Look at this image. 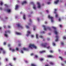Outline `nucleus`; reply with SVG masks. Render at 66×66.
Here are the masks:
<instances>
[{"label":"nucleus","instance_id":"nucleus-1","mask_svg":"<svg viewBox=\"0 0 66 66\" xmlns=\"http://www.w3.org/2000/svg\"><path fill=\"white\" fill-rule=\"evenodd\" d=\"M47 43H42L41 44V46H43L44 48H46L47 49H49L50 48V46H49L48 47H47Z\"/></svg>","mask_w":66,"mask_h":66},{"label":"nucleus","instance_id":"nucleus-2","mask_svg":"<svg viewBox=\"0 0 66 66\" xmlns=\"http://www.w3.org/2000/svg\"><path fill=\"white\" fill-rule=\"evenodd\" d=\"M29 47L31 48H32V47H33V48H34L35 49H36L37 48L36 46L34 45V44H30L29 45Z\"/></svg>","mask_w":66,"mask_h":66},{"label":"nucleus","instance_id":"nucleus-3","mask_svg":"<svg viewBox=\"0 0 66 66\" xmlns=\"http://www.w3.org/2000/svg\"><path fill=\"white\" fill-rule=\"evenodd\" d=\"M48 18H49V19H51L52 22H53V17L50 16V15H48Z\"/></svg>","mask_w":66,"mask_h":66},{"label":"nucleus","instance_id":"nucleus-4","mask_svg":"<svg viewBox=\"0 0 66 66\" xmlns=\"http://www.w3.org/2000/svg\"><path fill=\"white\" fill-rule=\"evenodd\" d=\"M17 25L18 26V28H21V29L23 28V27H22V26H21V25H20V24H17Z\"/></svg>","mask_w":66,"mask_h":66},{"label":"nucleus","instance_id":"nucleus-5","mask_svg":"<svg viewBox=\"0 0 66 66\" xmlns=\"http://www.w3.org/2000/svg\"><path fill=\"white\" fill-rule=\"evenodd\" d=\"M59 38V36H58V35H56V39L55 40V42H57V41H58V38Z\"/></svg>","mask_w":66,"mask_h":66},{"label":"nucleus","instance_id":"nucleus-6","mask_svg":"<svg viewBox=\"0 0 66 66\" xmlns=\"http://www.w3.org/2000/svg\"><path fill=\"white\" fill-rule=\"evenodd\" d=\"M47 57L48 58H52V57H53V56L52 55H48L47 56Z\"/></svg>","mask_w":66,"mask_h":66},{"label":"nucleus","instance_id":"nucleus-7","mask_svg":"<svg viewBox=\"0 0 66 66\" xmlns=\"http://www.w3.org/2000/svg\"><path fill=\"white\" fill-rule=\"evenodd\" d=\"M37 4L38 5V8H40V3H39L38 2L37 3Z\"/></svg>","mask_w":66,"mask_h":66},{"label":"nucleus","instance_id":"nucleus-8","mask_svg":"<svg viewBox=\"0 0 66 66\" xmlns=\"http://www.w3.org/2000/svg\"><path fill=\"white\" fill-rule=\"evenodd\" d=\"M9 50H11L12 52H14V51H15V49H12V48H11V47L10 48Z\"/></svg>","mask_w":66,"mask_h":66},{"label":"nucleus","instance_id":"nucleus-9","mask_svg":"<svg viewBox=\"0 0 66 66\" xmlns=\"http://www.w3.org/2000/svg\"><path fill=\"white\" fill-rule=\"evenodd\" d=\"M27 36H29V35H30V34L31 33L29 31H27Z\"/></svg>","mask_w":66,"mask_h":66},{"label":"nucleus","instance_id":"nucleus-10","mask_svg":"<svg viewBox=\"0 0 66 66\" xmlns=\"http://www.w3.org/2000/svg\"><path fill=\"white\" fill-rule=\"evenodd\" d=\"M46 51H41L39 52V53H44V52H45Z\"/></svg>","mask_w":66,"mask_h":66},{"label":"nucleus","instance_id":"nucleus-11","mask_svg":"<svg viewBox=\"0 0 66 66\" xmlns=\"http://www.w3.org/2000/svg\"><path fill=\"white\" fill-rule=\"evenodd\" d=\"M5 34H6L7 33H10V30H7L5 31Z\"/></svg>","mask_w":66,"mask_h":66},{"label":"nucleus","instance_id":"nucleus-12","mask_svg":"<svg viewBox=\"0 0 66 66\" xmlns=\"http://www.w3.org/2000/svg\"><path fill=\"white\" fill-rule=\"evenodd\" d=\"M27 3V2L26 1H24L22 3V5H23L24 4Z\"/></svg>","mask_w":66,"mask_h":66},{"label":"nucleus","instance_id":"nucleus-13","mask_svg":"<svg viewBox=\"0 0 66 66\" xmlns=\"http://www.w3.org/2000/svg\"><path fill=\"white\" fill-rule=\"evenodd\" d=\"M4 35L5 36V37H8V35L7 34H5V33L4 34Z\"/></svg>","mask_w":66,"mask_h":66},{"label":"nucleus","instance_id":"nucleus-14","mask_svg":"<svg viewBox=\"0 0 66 66\" xmlns=\"http://www.w3.org/2000/svg\"><path fill=\"white\" fill-rule=\"evenodd\" d=\"M7 12H8V13L11 12V9H7Z\"/></svg>","mask_w":66,"mask_h":66},{"label":"nucleus","instance_id":"nucleus-15","mask_svg":"<svg viewBox=\"0 0 66 66\" xmlns=\"http://www.w3.org/2000/svg\"><path fill=\"white\" fill-rule=\"evenodd\" d=\"M18 5H16L15 6V10H17V9H18Z\"/></svg>","mask_w":66,"mask_h":66},{"label":"nucleus","instance_id":"nucleus-16","mask_svg":"<svg viewBox=\"0 0 66 66\" xmlns=\"http://www.w3.org/2000/svg\"><path fill=\"white\" fill-rule=\"evenodd\" d=\"M59 2V0H57L56 1L54 2V3H55V4H57Z\"/></svg>","mask_w":66,"mask_h":66},{"label":"nucleus","instance_id":"nucleus-17","mask_svg":"<svg viewBox=\"0 0 66 66\" xmlns=\"http://www.w3.org/2000/svg\"><path fill=\"white\" fill-rule=\"evenodd\" d=\"M54 32L56 35H57V34H58V32H57V31L56 30H55L54 31Z\"/></svg>","mask_w":66,"mask_h":66},{"label":"nucleus","instance_id":"nucleus-18","mask_svg":"<svg viewBox=\"0 0 66 66\" xmlns=\"http://www.w3.org/2000/svg\"><path fill=\"white\" fill-rule=\"evenodd\" d=\"M43 27L44 28V30H46V27H45V26L43 25Z\"/></svg>","mask_w":66,"mask_h":66},{"label":"nucleus","instance_id":"nucleus-19","mask_svg":"<svg viewBox=\"0 0 66 66\" xmlns=\"http://www.w3.org/2000/svg\"><path fill=\"white\" fill-rule=\"evenodd\" d=\"M56 11L57 10L56 9H55L54 12V14H56Z\"/></svg>","mask_w":66,"mask_h":66},{"label":"nucleus","instance_id":"nucleus-20","mask_svg":"<svg viewBox=\"0 0 66 66\" xmlns=\"http://www.w3.org/2000/svg\"><path fill=\"white\" fill-rule=\"evenodd\" d=\"M23 50H25V51H27V50H28V49H27V48H26L24 47H23Z\"/></svg>","mask_w":66,"mask_h":66},{"label":"nucleus","instance_id":"nucleus-21","mask_svg":"<svg viewBox=\"0 0 66 66\" xmlns=\"http://www.w3.org/2000/svg\"><path fill=\"white\" fill-rule=\"evenodd\" d=\"M25 15H23V19H24V20H25V19H26V18L25 17Z\"/></svg>","mask_w":66,"mask_h":66},{"label":"nucleus","instance_id":"nucleus-22","mask_svg":"<svg viewBox=\"0 0 66 66\" xmlns=\"http://www.w3.org/2000/svg\"><path fill=\"white\" fill-rule=\"evenodd\" d=\"M50 64H51V65H53L54 64H53V63L52 62H50Z\"/></svg>","mask_w":66,"mask_h":66},{"label":"nucleus","instance_id":"nucleus-23","mask_svg":"<svg viewBox=\"0 0 66 66\" xmlns=\"http://www.w3.org/2000/svg\"><path fill=\"white\" fill-rule=\"evenodd\" d=\"M16 34L17 35H21V33H19V32H16Z\"/></svg>","mask_w":66,"mask_h":66},{"label":"nucleus","instance_id":"nucleus-24","mask_svg":"<svg viewBox=\"0 0 66 66\" xmlns=\"http://www.w3.org/2000/svg\"><path fill=\"white\" fill-rule=\"evenodd\" d=\"M38 34H36V38L37 39H38Z\"/></svg>","mask_w":66,"mask_h":66},{"label":"nucleus","instance_id":"nucleus-25","mask_svg":"<svg viewBox=\"0 0 66 66\" xmlns=\"http://www.w3.org/2000/svg\"><path fill=\"white\" fill-rule=\"evenodd\" d=\"M52 28L53 29H54L55 30H56V28L54 27H52Z\"/></svg>","mask_w":66,"mask_h":66},{"label":"nucleus","instance_id":"nucleus-26","mask_svg":"<svg viewBox=\"0 0 66 66\" xmlns=\"http://www.w3.org/2000/svg\"><path fill=\"white\" fill-rule=\"evenodd\" d=\"M26 27L27 28V29H29L30 28V27H29L28 26L26 25Z\"/></svg>","mask_w":66,"mask_h":66},{"label":"nucleus","instance_id":"nucleus-27","mask_svg":"<svg viewBox=\"0 0 66 66\" xmlns=\"http://www.w3.org/2000/svg\"><path fill=\"white\" fill-rule=\"evenodd\" d=\"M34 28H33V30H35V27H36L35 26H34Z\"/></svg>","mask_w":66,"mask_h":66},{"label":"nucleus","instance_id":"nucleus-28","mask_svg":"<svg viewBox=\"0 0 66 66\" xmlns=\"http://www.w3.org/2000/svg\"><path fill=\"white\" fill-rule=\"evenodd\" d=\"M61 45H64V44L63 42H61Z\"/></svg>","mask_w":66,"mask_h":66},{"label":"nucleus","instance_id":"nucleus-29","mask_svg":"<svg viewBox=\"0 0 66 66\" xmlns=\"http://www.w3.org/2000/svg\"><path fill=\"white\" fill-rule=\"evenodd\" d=\"M39 37L41 38H43V37L42 35H41L39 36Z\"/></svg>","mask_w":66,"mask_h":66},{"label":"nucleus","instance_id":"nucleus-30","mask_svg":"<svg viewBox=\"0 0 66 66\" xmlns=\"http://www.w3.org/2000/svg\"><path fill=\"white\" fill-rule=\"evenodd\" d=\"M58 17V14H56L55 15V17L57 18Z\"/></svg>","mask_w":66,"mask_h":66},{"label":"nucleus","instance_id":"nucleus-31","mask_svg":"<svg viewBox=\"0 0 66 66\" xmlns=\"http://www.w3.org/2000/svg\"><path fill=\"white\" fill-rule=\"evenodd\" d=\"M59 58H60V59H61V60H63V58H62V57L61 56H59Z\"/></svg>","mask_w":66,"mask_h":66},{"label":"nucleus","instance_id":"nucleus-32","mask_svg":"<svg viewBox=\"0 0 66 66\" xmlns=\"http://www.w3.org/2000/svg\"><path fill=\"white\" fill-rule=\"evenodd\" d=\"M31 66H36V65L34 64H31Z\"/></svg>","mask_w":66,"mask_h":66},{"label":"nucleus","instance_id":"nucleus-33","mask_svg":"<svg viewBox=\"0 0 66 66\" xmlns=\"http://www.w3.org/2000/svg\"><path fill=\"white\" fill-rule=\"evenodd\" d=\"M53 46H54L55 45V43L54 42H53Z\"/></svg>","mask_w":66,"mask_h":66},{"label":"nucleus","instance_id":"nucleus-34","mask_svg":"<svg viewBox=\"0 0 66 66\" xmlns=\"http://www.w3.org/2000/svg\"><path fill=\"white\" fill-rule=\"evenodd\" d=\"M1 5H2L3 4V2H1Z\"/></svg>","mask_w":66,"mask_h":66},{"label":"nucleus","instance_id":"nucleus-35","mask_svg":"<svg viewBox=\"0 0 66 66\" xmlns=\"http://www.w3.org/2000/svg\"><path fill=\"white\" fill-rule=\"evenodd\" d=\"M63 39H66V37H63Z\"/></svg>","mask_w":66,"mask_h":66},{"label":"nucleus","instance_id":"nucleus-36","mask_svg":"<svg viewBox=\"0 0 66 66\" xmlns=\"http://www.w3.org/2000/svg\"><path fill=\"white\" fill-rule=\"evenodd\" d=\"M43 58H41L40 59V61H43Z\"/></svg>","mask_w":66,"mask_h":66},{"label":"nucleus","instance_id":"nucleus-37","mask_svg":"<svg viewBox=\"0 0 66 66\" xmlns=\"http://www.w3.org/2000/svg\"><path fill=\"white\" fill-rule=\"evenodd\" d=\"M13 60H14V61H15L16 60V58L15 57H13Z\"/></svg>","mask_w":66,"mask_h":66},{"label":"nucleus","instance_id":"nucleus-38","mask_svg":"<svg viewBox=\"0 0 66 66\" xmlns=\"http://www.w3.org/2000/svg\"><path fill=\"white\" fill-rule=\"evenodd\" d=\"M9 65H10V66H11V65H12V63H9Z\"/></svg>","mask_w":66,"mask_h":66},{"label":"nucleus","instance_id":"nucleus-39","mask_svg":"<svg viewBox=\"0 0 66 66\" xmlns=\"http://www.w3.org/2000/svg\"><path fill=\"white\" fill-rule=\"evenodd\" d=\"M60 27V28H62V25H59Z\"/></svg>","mask_w":66,"mask_h":66},{"label":"nucleus","instance_id":"nucleus-40","mask_svg":"<svg viewBox=\"0 0 66 66\" xmlns=\"http://www.w3.org/2000/svg\"><path fill=\"white\" fill-rule=\"evenodd\" d=\"M47 3L48 4H50V2H48Z\"/></svg>","mask_w":66,"mask_h":66},{"label":"nucleus","instance_id":"nucleus-41","mask_svg":"<svg viewBox=\"0 0 66 66\" xmlns=\"http://www.w3.org/2000/svg\"><path fill=\"white\" fill-rule=\"evenodd\" d=\"M33 8L35 10V9H36V7H35L34 6L33 7Z\"/></svg>","mask_w":66,"mask_h":66},{"label":"nucleus","instance_id":"nucleus-42","mask_svg":"<svg viewBox=\"0 0 66 66\" xmlns=\"http://www.w3.org/2000/svg\"><path fill=\"white\" fill-rule=\"evenodd\" d=\"M50 52L51 53H53V51L52 50H51L50 51Z\"/></svg>","mask_w":66,"mask_h":66},{"label":"nucleus","instance_id":"nucleus-43","mask_svg":"<svg viewBox=\"0 0 66 66\" xmlns=\"http://www.w3.org/2000/svg\"><path fill=\"white\" fill-rule=\"evenodd\" d=\"M31 4H32L34 5V3L33 2H31Z\"/></svg>","mask_w":66,"mask_h":66},{"label":"nucleus","instance_id":"nucleus-44","mask_svg":"<svg viewBox=\"0 0 66 66\" xmlns=\"http://www.w3.org/2000/svg\"><path fill=\"white\" fill-rule=\"evenodd\" d=\"M21 52L22 53H23V51L22 50H21Z\"/></svg>","mask_w":66,"mask_h":66},{"label":"nucleus","instance_id":"nucleus-45","mask_svg":"<svg viewBox=\"0 0 66 66\" xmlns=\"http://www.w3.org/2000/svg\"><path fill=\"white\" fill-rule=\"evenodd\" d=\"M5 53V51H3V54H4V53Z\"/></svg>","mask_w":66,"mask_h":66},{"label":"nucleus","instance_id":"nucleus-46","mask_svg":"<svg viewBox=\"0 0 66 66\" xmlns=\"http://www.w3.org/2000/svg\"><path fill=\"white\" fill-rule=\"evenodd\" d=\"M48 30H51V28H50V27H48Z\"/></svg>","mask_w":66,"mask_h":66},{"label":"nucleus","instance_id":"nucleus-47","mask_svg":"<svg viewBox=\"0 0 66 66\" xmlns=\"http://www.w3.org/2000/svg\"><path fill=\"white\" fill-rule=\"evenodd\" d=\"M5 60L6 61V62H7V60H8V59H7V58H6L5 59Z\"/></svg>","mask_w":66,"mask_h":66},{"label":"nucleus","instance_id":"nucleus-48","mask_svg":"<svg viewBox=\"0 0 66 66\" xmlns=\"http://www.w3.org/2000/svg\"><path fill=\"white\" fill-rule=\"evenodd\" d=\"M4 5L5 6H7V5L6 4H5Z\"/></svg>","mask_w":66,"mask_h":66},{"label":"nucleus","instance_id":"nucleus-49","mask_svg":"<svg viewBox=\"0 0 66 66\" xmlns=\"http://www.w3.org/2000/svg\"><path fill=\"white\" fill-rule=\"evenodd\" d=\"M5 19H7V17H5Z\"/></svg>","mask_w":66,"mask_h":66},{"label":"nucleus","instance_id":"nucleus-50","mask_svg":"<svg viewBox=\"0 0 66 66\" xmlns=\"http://www.w3.org/2000/svg\"><path fill=\"white\" fill-rule=\"evenodd\" d=\"M34 54L33 53H32L31 54V56H32V55H33Z\"/></svg>","mask_w":66,"mask_h":66},{"label":"nucleus","instance_id":"nucleus-51","mask_svg":"<svg viewBox=\"0 0 66 66\" xmlns=\"http://www.w3.org/2000/svg\"><path fill=\"white\" fill-rule=\"evenodd\" d=\"M37 20L38 21H39V18H37Z\"/></svg>","mask_w":66,"mask_h":66},{"label":"nucleus","instance_id":"nucleus-52","mask_svg":"<svg viewBox=\"0 0 66 66\" xmlns=\"http://www.w3.org/2000/svg\"><path fill=\"white\" fill-rule=\"evenodd\" d=\"M35 57H36V58H37V57H38V56L37 55H35Z\"/></svg>","mask_w":66,"mask_h":66},{"label":"nucleus","instance_id":"nucleus-53","mask_svg":"<svg viewBox=\"0 0 66 66\" xmlns=\"http://www.w3.org/2000/svg\"><path fill=\"white\" fill-rule=\"evenodd\" d=\"M0 50H3V48H0Z\"/></svg>","mask_w":66,"mask_h":66},{"label":"nucleus","instance_id":"nucleus-54","mask_svg":"<svg viewBox=\"0 0 66 66\" xmlns=\"http://www.w3.org/2000/svg\"><path fill=\"white\" fill-rule=\"evenodd\" d=\"M31 37H34V36L33 35H31Z\"/></svg>","mask_w":66,"mask_h":66},{"label":"nucleus","instance_id":"nucleus-55","mask_svg":"<svg viewBox=\"0 0 66 66\" xmlns=\"http://www.w3.org/2000/svg\"><path fill=\"white\" fill-rule=\"evenodd\" d=\"M16 51H18V48H16Z\"/></svg>","mask_w":66,"mask_h":66},{"label":"nucleus","instance_id":"nucleus-56","mask_svg":"<svg viewBox=\"0 0 66 66\" xmlns=\"http://www.w3.org/2000/svg\"><path fill=\"white\" fill-rule=\"evenodd\" d=\"M8 46V47H10V46H11V45H10V44H9Z\"/></svg>","mask_w":66,"mask_h":66},{"label":"nucleus","instance_id":"nucleus-57","mask_svg":"<svg viewBox=\"0 0 66 66\" xmlns=\"http://www.w3.org/2000/svg\"><path fill=\"white\" fill-rule=\"evenodd\" d=\"M3 27L4 28H6V26H3Z\"/></svg>","mask_w":66,"mask_h":66},{"label":"nucleus","instance_id":"nucleus-58","mask_svg":"<svg viewBox=\"0 0 66 66\" xmlns=\"http://www.w3.org/2000/svg\"><path fill=\"white\" fill-rule=\"evenodd\" d=\"M21 46V44L20 43L19 44V46Z\"/></svg>","mask_w":66,"mask_h":66},{"label":"nucleus","instance_id":"nucleus-59","mask_svg":"<svg viewBox=\"0 0 66 66\" xmlns=\"http://www.w3.org/2000/svg\"><path fill=\"white\" fill-rule=\"evenodd\" d=\"M61 18H59V21H60L61 20Z\"/></svg>","mask_w":66,"mask_h":66},{"label":"nucleus","instance_id":"nucleus-60","mask_svg":"<svg viewBox=\"0 0 66 66\" xmlns=\"http://www.w3.org/2000/svg\"><path fill=\"white\" fill-rule=\"evenodd\" d=\"M0 10H2V7H1L0 8Z\"/></svg>","mask_w":66,"mask_h":66},{"label":"nucleus","instance_id":"nucleus-61","mask_svg":"<svg viewBox=\"0 0 66 66\" xmlns=\"http://www.w3.org/2000/svg\"><path fill=\"white\" fill-rule=\"evenodd\" d=\"M4 45H6V43L5 42H4Z\"/></svg>","mask_w":66,"mask_h":66},{"label":"nucleus","instance_id":"nucleus-62","mask_svg":"<svg viewBox=\"0 0 66 66\" xmlns=\"http://www.w3.org/2000/svg\"><path fill=\"white\" fill-rule=\"evenodd\" d=\"M29 21L30 22H32V20H31V19H30L29 20Z\"/></svg>","mask_w":66,"mask_h":66},{"label":"nucleus","instance_id":"nucleus-63","mask_svg":"<svg viewBox=\"0 0 66 66\" xmlns=\"http://www.w3.org/2000/svg\"><path fill=\"white\" fill-rule=\"evenodd\" d=\"M47 39L48 40H50V39L49 38H47Z\"/></svg>","mask_w":66,"mask_h":66},{"label":"nucleus","instance_id":"nucleus-64","mask_svg":"<svg viewBox=\"0 0 66 66\" xmlns=\"http://www.w3.org/2000/svg\"><path fill=\"white\" fill-rule=\"evenodd\" d=\"M25 62L27 63H28V61H25Z\"/></svg>","mask_w":66,"mask_h":66}]
</instances>
